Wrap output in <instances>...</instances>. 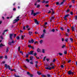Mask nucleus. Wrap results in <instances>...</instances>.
Wrapping results in <instances>:
<instances>
[{
  "instance_id": "nucleus-13",
  "label": "nucleus",
  "mask_w": 77,
  "mask_h": 77,
  "mask_svg": "<svg viewBox=\"0 0 77 77\" xmlns=\"http://www.w3.org/2000/svg\"><path fill=\"white\" fill-rule=\"evenodd\" d=\"M47 76L48 77H52V75H50L49 74H47Z\"/></svg>"
},
{
  "instance_id": "nucleus-24",
  "label": "nucleus",
  "mask_w": 77,
  "mask_h": 77,
  "mask_svg": "<svg viewBox=\"0 0 77 77\" xmlns=\"http://www.w3.org/2000/svg\"><path fill=\"white\" fill-rule=\"evenodd\" d=\"M50 68L51 69H51H54V66H53L52 67H50Z\"/></svg>"
},
{
  "instance_id": "nucleus-64",
  "label": "nucleus",
  "mask_w": 77,
  "mask_h": 77,
  "mask_svg": "<svg viewBox=\"0 0 77 77\" xmlns=\"http://www.w3.org/2000/svg\"><path fill=\"white\" fill-rule=\"evenodd\" d=\"M49 60H50V59H46V60H47V62H48V61H49Z\"/></svg>"
},
{
  "instance_id": "nucleus-60",
  "label": "nucleus",
  "mask_w": 77,
  "mask_h": 77,
  "mask_svg": "<svg viewBox=\"0 0 77 77\" xmlns=\"http://www.w3.org/2000/svg\"><path fill=\"white\" fill-rule=\"evenodd\" d=\"M69 47L70 48H71V47H72V46H71L70 44L69 45Z\"/></svg>"
},
{
  "instance_id": "nucleus-39",
  "label": "nucleus",
  "mask_w": 77,
  "mask_h": 77,
  "mask_svg": "<svg viewBox=\"0 0 77 77\" xmlns=\"http://www.w3.org/2000/svg\"><path fill=\"white\" fill-rule=\"evenodd\" d=\"M28 47H29V48H31V47H32V46H31V45H28Z\"/></svg>"
},
{
  "instance_id": "nucleus-29",
  "label": "nucleus",
  "mask_w": 77,
  "mask_h": 77,
  "mask_svg": "<svg viewBox=\"0 0 77 77\" xmlns=\"http://www.w3.org/2000/svg\"><path fill=\"white\" fill-rule=\"evenodd\" d=\"M16 39L17 40H19L20 39V37L19 36H17V37H16Z\"/></svg>"
},
{
  "instance_id": "nucleus-34",
  "label": "nucleus",
  "mask_w": 77,
  "mask_h": 77,
  "mask_svg": "<svg viewBox=\"0 0 77 77\" xmlns=\"http://www.w3.org/2000/svg\"><path fill=\"white\" fill-rule=\"evenodd\" d=\"M65 41H66V42H68V38H67L66 39H65Z\"/></svg>"
},
{
  "instance_id": "nucleus-43",
  "label": "nucleus",
  "mask_w": 77,
  "mask_h": 77,
  "mask_svg": "<svg viewBox=\"0 0 77 77\" xmlns=\"http://www.w3.org/2000/svg\"><path fill=\"white\" fill-rule=\"evenodd\" d=\"M18 50L19 51H20V47L19 46L18 47Z\"/></svg>"
},
{
  "instance_id": "nucleus-30",
  "label": "nucleus",
  "mask_w": 77,
  "mask_h": 77,
  "mask_svg": "<svg viewBox=\"0 0 77 77\" xmlns=\"http://www.w3.org/2000/svg\"><path fill=\"white\" fill-rule=\"evenodd\" d=\"M64 54H67V52H66V51H65L64 52Z\"/></svg>"
},
{
  "instance_id": "nucleus-20",
  "label": "nucleus",
  "mask_w": 77,
  "mask_h": 77,
  "mask_svg": "<svg viewBox=\"0 0 77 77\" xmlns=\"http://www.w3.org/2000/svg\"><path fill=\"white\" fill-rule=\"evenodd\" d=\"M69 16V14H67L66 15H65V16L64 17H65V18H67V17H68V16Z\"/></svg>"
},
{
  "instance_id": "nucleus-52",
  "label": "nucleus",
  "mask_w": 77,
  "mask_h": 77,
  "mask_svg": "<svg viewBox=\"0 0 77 77\" xmlns=\"http://www.w3.org/2000/svg\"><path fill=\"white\" fill-rule=\"evenodd\" d=\"M4 58L5 59H8V57L7 56H5Z\"/></svg>"
},
{
  "instance_id": "nucleus-42",
  "label": "nucleus",
  "mask_w": 77,
  "mask_h": 77,
  "mask_svg": "<svg viewBox=\"0 0 77 77\" xmlns=\"http://www.w3.org/2000/svg\"><path fill=\"white\" fill-rule=\"evenodd\" d=\"M30 64H31L32 65H33V62L32 61H31L30 62Z\"/></svg>"
},
{
  "instance_id": "nucleus-25",
  "label": "nucleus",
  "mask_w": 77,
  "mask_h": 77,
  "mask_svg": "<svg viewBox=\"0 0 77 77\" xmlns=\"http://www.w3.org/2000/svg\"><path fill=\"white\" fill-rule=\"evenodd\" d=\"M74 18L75 20H77V15L75 16Z\"/></svg>"
},
{
  "instance_id": "nucleus-37",
  "label": "nucleus",
  "mask_w": 77,
  "mask_h": 77,
  "mask_svg": "<svg viewBox=\"0 0 77 77\" xmlns=\"http://www.w3.org/2000/svg\"><path fill=\"white\" fill-rule=\"evenodd\" d=\"M63 3H64V2L63 1L61 3L59 4V5H60H60H62Z\"/></svg>"
},
{
  "instance_id": "nucleus-41",
  "label": "nucleus",
  "mask_w": 77,
  "mask_h": 77,
  "mask_svg": "<svg viewBox=\"0 0 77 77\" xmlns=\"http://www.w3.org/2000/svg\"><path fill=\"white\" fill-rule=\"evenodd\" d=\"M1 39H3V37L2 36V35H1L0 36Z\"/></svg>"
},
{
  "instance_id": "nucleus-28",
  "label": "nucleus",
  "mask_w": 77,
  "mask_h": 77,
  "mask_svg": "<svg viewBox=\"0 0 77 77\" xmlns=\"http://www.w3.org/2000/svg\"><path fill=\"white\" fill-rule=\"evenodd\" d=\"M26 57H26V58H27V57H29V54H26Z\"/></svg>"
},
{
  "instance_id": "nucleus-46",
  "label": "nucleus",
  "mask_w": 77,
  "mask_h": 77,
  "mask_svg": "<svg viewBox=\"0 0 77 77\" xmlns=\"http://www.w3.org/2000/svg\"><path fill=\"white\" fill-rule=\"evenodd\" d=\"M56 62V60L54 58L52 62Z\"/></svg>"
},
{
  "instance_id": "nucleus-7",
  "label": "nucleus",
  "mask_w": 77,
  "mask_h": 77,
  "mask_svg": "<svg viewBox=\"0 0 77 77\" xmlns=\"http://www.w3.org/2000/svg\"><path fill=\"white\" fill-rule=\"evenodd\" d=\"M12 36H13V34H10V38L11 40H14L12 39Z\"/></svg>"
},
{
  "instance_id": "nucleus-53",
  "label": "nucleus",
  "mask_w": 77,
  "mask_h": 77,
  "mask_svg": "<svg viewBox=\"0 0 77 77\" xmlns=\"http://www.w3.org/2000/svg\"><path fill=\"white\" fill-rule=\"evenodd\" d=\"M72 1L73 3H75V0H72Z\"/></svg>"
},
{
  "instance_id": "nucleus-48",
  "label": "nucleus",
  "mask_w": 77,
  "mask_h": 77,
  "mask_svg": "<svg viewBox=\"0 0 77 77\" xmlns=\"http://www.w3.org/2000/svg\"><path fill=\"white\" fill-rule=\"evenodd\" d=\"M58 54L60 55V56H62V54L60 53H58Z\"/></svg>"
},
{
  "instance_id": "nucleus-63",
  "label": "nucleus",
  "mask_w": 77,
  "mask_h": 77,
  "mask_svg": "<svg viewBox=\"0 0 77 77\" xmlns=\"http://www.w3.org/2000/svg\"><path fill=\"white\" fill-rule=\"evenodd\" d=\"M45 58H46V56H45L44 57V58H43L44 61L45 60Z\"/></svg>"
},
{
  "instance_id": "nucleus-36",
  "label": "nucleus",
  "mask_w": 77,
  "mask_h": 77,
  "mask_svg": "<svg viewBox=\"0 0 77 77\" xmlns=\"http://www.w3.org/2000/svg\"><path fill=\"white\" fill-rule=\"evenodd\" d=\"M65 47V45H63V46L61 47V48H64Z\"/></svg>"
},
{
  "instance_id": "nucleus-10",
  "label": "nucleus",
  "mask_w": 77,
  "mask_h": 77,
  "mask_svg": "<svg viewBox=\"0 0 77 77\" xmlns=\"http://www.w3.org/2000/svg\"><path fill=\"white\" fill-rule=\"evenodd\" d=\"M2 46L3 47H5V45L1 43L0 45V47H2Z\"/></svg>"
},
{
  "instance_id": "nucleus-18",
  "label": "nucleus",
  "mask_w": 77,
  "mask_h": 77,
  "mask_svg": "<svg viewBox=\"0 0 77 77\" xmlns=\"http://www.w3.org/2000/svg\"><path fill=\"white\" fill-rule=\"evenodd\" d=\"M21 38L22 39V40H23L24 39V36H23V35H22L21 36Z\"/></svg>"
},
{
  "instance_id": "nucleus-26",
  "label": "nucleus",
  "mask_w": 77,
  "mask_h": 77,
  "mask_svg": "<svg viewBox=\"0 0 77 77\" xmlns=\"http://www.w3.org/2000/svg\"><path fill=\"white\" fill-rule=\"evenodd\" d=\"M72 31H74V26H72Z\"/></svg>"
},
{
  "instance_id": "nucleus-58",
  "label": "nucleus",
  "mask_w": 77,
  "mask_h": 77,
  "mask_svg": "<svg viewBox=\"0 0 77 77\" xmlns=\"http://www.w3.org/2000/svg\"><path fill=\"white\" fill-rule=\"evenodd\" d=\"M7 31H8V29H7L5 30L4 31V32H7Z\"/></svg>"
},
{
  "instance_id": "nucleus-23",
  "label": "nucleus",
  "mask_w": 77,
  "mask_h": 77,
  "mask_svg": "<svg viewBox=\"0 0 77 77\" xmlns=\"http://www.w3.org/2000/svg\"><path fill=\"white\" fill-rule=\"evenodd\" d=\"M65 35L67 36V37H69V35H68V34L66 32L65 33Z\"/></svg>"
},
{
  "instance_id": "nucleus-38",
  "label": "nucleus",
  "mask_w": 77,
  "mask_h": 77,
  "mask_svg": "<svg viewBox=\"0 0 77 77\" xmlns=\"http://www.w3.org/2000/svg\"><path fill=\"white\" fill-rule=\"evenodd\" d=\"M42 77H46V75H45L42 74Z\"/></svg>"
},
{
  "instance_id": "nucleus-6",
  "label": "nucleus",
  "mask_w": 77,
  "mask_h": 77,
  "mask_svg": "<svg viewBox=\"0 0 77 77\" xmlns=\"http://www.w3.org/2000/svg\"><path fill=\"white\" fill-rule=\"evenodd\" d=\"M20 20L19 19H15L14 21L13 22V24H15L16 23H17V21H18Z\"/></svg>"
},
{
  "instance_id": "nucleus-45",
  "label": "nucleus",
  "mask_w": 77,
  "mask_h": 77,
  "mask_svg": "<svg viewBox=\"0 0 77 77\" xmlns=\"http://www.w3.org/2000/svg\"><path fill=\"white\" fill-rule=\"evenodd\" d=\"M56 5H59V2H56Z\"/></svg>"
},
{
  "instance_id": "nucleus-21",
  "label": "nucleus",
  "mask_w": 77,
  "mask_h": 77,
  "mask_svg": "<svg viewBox=\"0 0 77 77\" xmlns=\"http://www.w3.org/2000/svg\"><path fill=\"white\" fill-rule=\"evenodd\" d=\"M40 51L41 50L39 48H38L37 50V52H40Z\"/></svg>"
},
{
  "instance_id": "nucleus-17",
  "label": "nucleus",
  "mask_w": 77,
  "mask_h": 77,
  "mask_svg": "<svg viewBox=\"0 0 77 77\" xmlns=\"http://www.w3.org/2000/svg\"><path fill=\"white\" fill-rule=\"evenodd\" d=\"M32 32H31L30 31L29 32V35H33L32 34Z\"/></svg>"
},
{
  "instance_id": "nucleus-22",
  "label": "nucleus",
  "mask_w": 77,
  "mask_h": 77,
  "mask_svg": "<svg viewBox=\"0 0 77 77\" xmlns=\"http://www.w3.org/2000/svg\"><path fill=\"white\" fill-rule=\"evenodd\" d=\"M26 62H30V60L28 59H26Z\"/></svg>"
},
{
  "instance_id": "nucleus-54",
  "label": "nucleus",
  "mask_w": 77,
  "mask_h": 77,
  "mask_svg": "<svg viewBox=\"0 0 77 77\" xmlns=\"http://www.w3.org/2000/svg\"><path fill=\"white\" fill-rule=\"evenodd\" d=\"M34 21H35V23H36V22L38 21V20L36 19H35L34 20Z\"/></svg>"
},
{
  "instance_id": "nucleus-49",
  "label": "nucleus",
  "mask_w": 77,
  "mask_h": 77,
  "mask_svg": "<svg viewBox=\"0 0 77 77\" xmlns=\"http://www.w3.org/2000/svg\"><path fill=\"white\" fill-rule=\"evenodd\" d=\"M69 12V9H68L66 11V12L68 13V12Z\"/></svg>"
},
{
  "instance_id": "nucleus-16",
  "label": "nucleus",
  "mask_w": 77,
  "mask_h": 77,
  "mask_svg": "<svg viewBox=\"0 0 77 77\" xmlns=\"http://www.w3.org/2000/svg\"><path fill=\"white\" fill-rule=\"evenodd\" d=\"M14 77H20V76H19L18 75H17L15 74H14Z\"/></svg>"
},
{
  "instance_id": "nucleus-62",
  "label": "nucleus",
  "mask_w": 77,
  "mask_h": 77,
  "mask_svg": "<svg viewBox=\"0 0 77 77\" xmlns=\"http://www.w3.org/2000/svg\"><path fill=\"white\" fill-rule=\"evenodd\" d=\"M33 77V75L32 74L30 75V77Z\"/></svg>"
},
{
  "instance_id": "nucleus-3",
  "label": "nucleus",
  "mask_w": 77,
  "mask_h": 77,
  "mask_svg": "<svg viewBox=\"0 0 77 77\" xmlns=\"http://www.w3.org/2000/svg\"><path fill=\"white\" fill-rule=\"evenodd\" d=\"M34 51H31L30 52H28V55H33V53Z\"/></svg>"
},
{
  "instance_id": "nucleus-19",
  "label": "nucleus",
  "mask_w": 77,
  "mask_h": 77,
  "mask_svg": "<svg viewBox=\"0 0 77 77\" xmlns=\"http://www.w3.org/2000/svg\"><path fill=\"white\" fill-rule=\"evenodd\" d=\"M37 73L38 75H41L42 74V73H41L38 71L37 72Z\"/></svg>"
},
{
  "instance_id": "nucleus-33",
  "label": "nucleus",
  "mask_w": 77,
  "mask_h": 77,
  "mask_svg": "<svg viewBox=\"0 0 77 77\" xmlns=\"http://www.w3.org/2000/svg\"><path fill=\"white\" fill-rule=\"evenodd\" d=\"M17 55H16V54H14V58H17Z\"/></svg>"
},
{
  "instance_id": "nucleus-44",
  "label": "nucleus",
  "mask_w": 77,
  "mask_h": 77,
  "mask_svg": "<svg viewBox=\"0 0 77 77\" xmlns=\"http://www.w3.org/2000/svg\"><path fill=\"white\" fill-rule=\"evenodd\" d=\"M42 53H45V50L44 49H42Z\"/></svg>"
},
{
  "instance_id": "nucleus-56",
  "label": "nucleus",
  "mask_w": 77,
  "mask_h": 77,
  "mask_svg": "<svg viewBox=\"0 0 77 77\" xmlns=\"http://www.w3.org/2000/svg\"><path fill=\"white\" fill-rule=\"evenodd\" d=\"M2 64H4V63H5V61H2Z\"/></svg>"
},
{
  "instance_id": "nucleus-57",
  "label": "nucleus",
  "mask_w": 77,
  "mask_h": 77,
  "mask_svg": "<svg viewBox=\"0 0 77 77\" xmlns=\"http://www.w3.org/2000/svg\"><path fill=\"white\" fill-rule=\"evenodd\" d=\"M45 2V1L44 0H43V1L42 2V3H44Z\"/></svg>"
},
{
  "instance_id": "nucleus-5",
  "label": "nucleus",
  "mask_w": 77,
  "mask_h": 77,
  "mask_svg": "<svg viewBox=\"0 0 77 77\" xmlns=\"http://www.w3.org/2000/svg\"><path fill=\"white\" fill-rule=\"evenodd\" d=\"M11 42H9L8 43V44H9L10 45H11L12 44H14V43H15V41H14V40H11Z\"/></svg>"
},
{
  "instance_id": "nucleus-1",
  "label": "nucleus",
  "mask_w": 77,
  "mask_h": 77,
  "mask_svg": "<svg viewBox=\"0 0 77 77\" xmlns=\"http://www.w3.org/2000/svg\"><path fill=\"white\" fill-rule=\"evenodd\" d=\"M4 66H5V68H6V69H8H8L9 70H11V71H15V69H11V67H10V66L9 65H7V64H5Z\"/></svg>"
},
{
  "instance_id": "nucleus-32",
  "label": "nucleus",
  "mask_w": 77,
  "mask_h": 77,
  "mask_svg": "<svg viewBox=\"0 0 77 77\" xmlns=\"http://www.w3.org/2000/svg\"><path fill=\"white\" fill-rule=\"evenodd\" d=\"M36 7L37 8H40V5H37Z\"/></svg>"
},
{
  "instance_id": "nucleus-9",
  "label": "nucleus",
  "mask_w": 77,
  "mask_h": 77,
  "mask_svg": "<svg viewBox=\"0 0 77 77\" xmlns=\"http://www.w3.org/2000/svg\"><path fill=\"white\" fill-rule=\"evenodd\" d=\"M44 36H45V33H43L42 34V35H41V37H40V38H43L44 37Z\"/></svg>"
},
{
  "instance_id": "nucleus-47",
  "label": "nucleus",
  "mask_w": 77,
  "mask_h": 77,
  "mask_svg": "<svg viewBox=\"0 0 77 77\" xmlns=\"http://www.w3.org/2000/svg\"><path fill=\"white\" fill-rule=\"evenodd\" d=\"M36 55H37V54L35 52L34 54V56H36Z\"/></svg>"
},
{
  "instance_id": "nucleus-40",
  "label": "nucleus",
  "mask_w": 77,
  "mask_h": 77,
  "mask_svg": "<svg viewBox=\"0 0 77 77\" xmlns=\"http://www.w3.org/2000/svg\"><path fill=\"white\" fill-rule=\"evenodd\" d=\"M43 42V40H41V41H40V42L41 44H42V43Z\"/></svg>"
},
{
  "instance_id": "nucleus-35",
  "label": "nucleus",
  "mask_w": 77,
  "mask_h": 77,
  "mask_svg": "<svg viewBox=\"0 0 77 77\" xmlns=\"http://www.w3.org/2000/svg\"><path fill=\"white\" fill-rule=\"evenodd\" d=\"M70 41H71V42H73L72 41H73V39H72V38H70Z\"/></svg>"
},
{
  "instance_id": "nucleus-8",
  "label": "nucleus",
  "mask_w": 77,
  "mask_h": 77,
  "mask_svg": "<svg viewBox=\"0 0 77 77\" xmlns=\"http://www.w3.org/2000/svg\"><path fill=\"white\" fill-rule=\"evenodd\" d=\"M34 40L32 39L31 40H29V43H33L34 42Z\"/></svg>"
},
{
  "instance_id": "nucleus-55",
  "label": "nucleus",
  "mask_w": 77,
  "mask_h": 77,
  "mask_svg": "<svg viewBox=\"0 0 77 77\" xmlns=\"http://www.w3.org/2000/svg\"><path fill=\"white\" fill-rule=\"evenodd\" d=\"M27 74H28V75H30V72H27Z\"/></svg>"
},
{
  "instance_id": "nucleus-51",
  "label": "nucleus",
  "mask_w": 77,
  "mask_h": 77,
  "mask_svg": "<svg viewBox=\"0 0 77 77\" xmlns=\"http://www.w3.org/2000/svg\"><path fill=\"white\" fill-rule=\"evenodd\" d=\"M63 18H64V20H66V21H67L68 20L66 19V17H63Z\"/></svg>"
},
{
  "instance_id": "nucleus-31",
  "label": "nucleus",
  "mask_w": 77,
  "mask_h": 77,
  "mask_svg": "<svg viewBox=\"0 0 77 77\" xmlns=\"http://www.w3.org/2000/svg\"><path fill=\"white\" fill-rule=\"evenodd\" d=\"M45 31H46L45 29H43V33H45H45H46Z\"/></svg>"
},
{
  "instance_id": "nucleus-15",
  "label": "nucleus",
  "mask_w": 77,
  "mask_h": 77,
  "mask_svg": "<svg viewBox=\"0 0 77 77\" xmlns=\"http://www.w3.org/2000/svg\"><path fill=\"white\" fill-rule=\"evenodd\" d=\"M45 69H49V70H51L50 67L49 68H48V67H46L45 68Z\"/></svg>"
},
{
  "instance_id": "nucleus-61",
  "label": "nucleus",
  "mask_w": 77,
  "mask_h": 77,
  "mask_svg": "<svg viewBox=\"0 0 77 77\" xmlns=\"http://www.w3.org/2000/svg\"><path fill=\"white\" fill-rule=\"evenodd\" d=\"M37 24H39V22H38V21L36 22L35 23Z\"/></svg>"
},
{
  "instance_id": "nucleus-2",
  "label": "nucleus",
  "mask_w": 77,
  "mask_h": 77,
  "mask_svg": "<svg viewBox=\"0 0 77 77\" xmlns=\"http://www.w3.org/2000/svg\"><path fill=\"white\" fill-rule=\"evenodd\" d=\"M40 13L39 12H37L35 13H34V11L33 10H31V15H33V16H35V15H36L37 14H39Z\"/></svg>"
},
{
  "instance_id": "nucleus-12",
  "label": "nucleus",
  "mask_w": 77,
  "mask_h": 77,
  "mask_svg": "<svg viewBox=\"0 0 77 77\" xmlns=\"http://www.w3.org/2000/svg\"><path fill=\"white\" fill-rule=\"evenodd\" d=\"M29 58L30 60H33V56H31L29 57Z\"/></svg>"
},
{
  "instance_id": "nucleus-59",
  "label": "nucleus",
  "mask_w": 77,
  "mask_h": 77,
  "mask_svg": "<svg viewBox=\"0 0 77 77\" xmlns=\"http://www.w3.org/2000/svg\"><path fill=\"white\" fill-rule=\"evenodd\" d=\"M71 62V60H69V61H68V63H69Z\"/></svg>"
},
{
  "instance_id": "nucleus-27",
  "label": "nucleus",
  "mask_w": 77,
  "mask_h": 77,
  "mask_svg": "<svg viewBox=\"0 0 77 77\" xmlns=\"http://www.w3.org/2000/svg\"><path fill=\"white\" fill-rule=\"evenodd\" d=\"M67 32H68V33H69V32H70V30H69V29H67Z\"/></svg>"
},
{
  "instance_id": "nucleus-14",
  "label": "nucleus",
  "mask_w": 77,
  "mask_h": 77,
  "mask_svg": "<svg viewBox=\"0 0 77 77\" xmlns=\"http://www.w3.org/2000/svg\"><path fill=\"white\" fill-rule=\"evenodd\" d=\"M8 51H9V48L7 47V48H6V52L8 53Z\"/></svg>"
},
{
  "instance_id": "nucleus-11",
  "label": "nucleus",
  "mask_w": 77,
  "mask_h": 77,
  "mask_svg": "<svg viewBox=\"0 0 77 77\" xmlns=\"http://www.w3.org/2000/svg\"><path fill=\"white\" fill-rule=\"evenodd\" d=\"M50 9L51 10L52 12V13L51 14V15H53V14H54V12L53 9H52V8H51Z\"/></svg>"
},
{
  "instance_id": "nucleus-50",
  "label": "nucleus",
  "mask_w": 77,
  "mask_h": 77,
  "mask_svg": "<svg viewBox=\"0 0 77 77\" xmlns=\"http://www.w3.org/2000/svg\"><path fill=\"white\" fill-rule=\"evenodd\" d=\"M51 31L53 32H54L55 31V30L54 29H53L51 30Z\"/></svg>"
},
{
  "instance_id": "nucleus-4",
  "label": "nucleus",
  "mask_w": 77,
  "mask_h": 77,
  "mask_svg": "<svg viewBox=\"0 0 77 77\" xmlns=\"http://www.w3.org/2000/svg\"><path fill=\"white\" fill-rule=\"evenodd\" d=\"M72 71L69 70L68 72H67V73L69 75H71V74H72V75H73L74 74V72H72Z\"/></svg>"
}]
</instances>
